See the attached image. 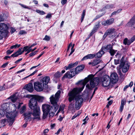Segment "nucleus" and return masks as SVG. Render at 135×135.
Here are the masks:
<instances>
[{"label":"nucleus","mask_w":135,"mask_h":135,"mask_svg":"<svg viewBox=\"0 0 135 135\" xmlns=\"http://www.w3.org/2000/svg\"><path fill=\"white\" fill-rule=\"evenodd\" d=\"M94 77L93 75H90L88 76V78H85L84 80L79 81L76 83V84H80L81 87L74 88L69 93V100L70 102L75 98L76 101L75 108L77 109H79L80 108L83 101V98L81 96L77 95L78 93L82 91L86 84L90 80V84H88L86 86V89L89 90L91 89L98 84L99 82V78L98 77L94 78Z\"/></svg>","instance_id":"nucleus-1"},{"label":"nucleus","mask_w":135,"mask_h":135,"mask_svg":"<svg viewBox=\"0 0 135 135\" xmlns=\"http://www.w3.org/2000/svg\"><path fill=\"white\" fill-rule=\"evenodd\" d=\"M61 93L60 91L59 90L55 95H52L50 98V101L52 106L50 107L49 105L44 104L42 106V111L43 112V118L45 119L47 117L50 111L52 110L54 112H56L58 108L59 105L57 104V102L60 98Z\"/></svg>","instance_id":"nucleus-2"},{"label":"nucleus","mask_w":135,"mask_h":135,"mask_svg":"<svg viewBox=\"0 0 135 135\" xmlns=\"http://www.w3.org/2000/svg\"><path fill=\"white\" fill-rule=\"evenodd\" d=\"M23 103H21L12 104V107L13 108V111L12 112V111L10 113H9L7 112V109L6 108V105L5 104L2 105V108L3 107L5 108H3L2 110L0 109V118L6 114V117L8 118V121L9 123V125H11L14 121L15 118L17 113V112L16 111V106L18 105L17 108L19 109L20 108L21 105Z\"/></svg>","instance_id":"nucleus-3"},{"label":"nucleus","mask_w":135,"mask_h":135,"mask_svg":"<svg viewBox=\"0 0 135 135\" xmlns=\"http://www.w3.org/2000/svg\"><path fill=\"white\" fill-rule=\"evenodd\" d=\"M28 103L30 108L33 110V113L30 111L27 112L24 114L26 120L28 119L29 121L31 119L36 121H38L41 119L40 115L41 114L39 107L37 105H32Z\"/></svg>","instance_id":"nucleus-4"},{"label":"nucleus","mask_w":135,"mask_h":135,"mask_svg":"<svg viewBox=\"0 0 135 135\" xmlns=\"http://www.w3.org/2000/svg\"><path fill=\"white\" fill-rule=\"evenodd\" d=\"M49 76L44 77L40 82L37 81L34 83L33 85L35 89L37 91H41L44 89H46L47 87V84L50 80Z\"/></svg>","instance_id":"nucleus-5"},{"label":"nucleus","mask_w":135,"mask_h":135,"mask_svg":"<svg viewBox=\"0 0 135 135\" xmlns=\"http://www.w3.org/2000/svg\"><path fill=\"white\" fill-rule=\"evenodd\" d=\"M123 57L120 60V67L122 68V72L123 73H126L128 70L130 65L128 62L124 61Z\"/></svg>","instance_id":"nucleus-6"},{"label":"nucleus","mask_w":135,"mask_h":135,"mask_svg":"<svg viewBox=\"0 0 135 135\" xmlns=\"http://www.w3.org/2000/svg\"><path fill=\"white\" fill-rule=\"evenodd\" d=\"M8 27L6 24L4 23H0V31L2 33V38L3 35H7L8 34Z\"/></svg>","instance_id":"nucleus-7"},{"label":"nucleus","mask_w":135,"mask_h":135,"mask_svg":"<svg viewBox=\"0 0 135 135\" xmlns=\"http://www.w3.org/2000/svg\"><path fill=\"white\" fill-rule=\"evenodd\" d=\"M110 81L109 76H107L104 77L102 82L103 86L104 87L108 86L109 85Z\"/></svg>","instance_id":"nucleus-8"},{"label":"nucleus","mask_w":135,"mask_h":135,"mask_svg":"<svg viewBox=\"0 0 135 135\" xmlns=\"http://www.w3.org/2000/svg\"><path fill=\"white\" fill-rule=\"evenodd\" d=\"M110 80L113 84L115 83L118 81V77L116 73H113L110 75Z\"/></svg>","instance_id":"nucleus-9"},{"label":"nucleus","mask_w":135,"mask_h":135,"mask_svg":"<svg viewBox=\"0 0 135 135\" xmlns=\"http://www.w3.org/2000/svg\"><path fill=\"white\" fill-rule=\"evenodd\" d=\"M75 70L74 69L71 70L70 72L68 71L64 75L63 78H71L75 76V73L74 72Z\"/></svg>","instance_id":"nucleus-10"},{"label":"nucleus","mask_w":135,"mask_h":135,"mask_svg":"<svg viewBox=\"0 0 135 135\" xmlns=\"http://www.w3.org/2000/svg\"><path fill=\"white\" fill-rule=\"evenodd\" d=\"M115 32V30L113 28H109L107 30L103 36L104 39H105L108 35H112Z\"/></svg>","instance_id":"nucleus-11"},{"label":"nucleus","mask_w":135,"mask_h":135,"mask_svg":"<svg viewBox=\"0 0 135 135\" xmlns=\"http://www.w3.org/2000/svg\"><path fill=\"white\" fill-rule=\"evenodd\" d=\"M114 21V19L113 18H111L105 21H103L102 23L104 26H108L113 23Z\"/></svg>","instance_id":"nucleus-12"},{"label":"nucleus","mask_w":135,"mask_h":135,"mask_svg":"<svg viewBox=\"0 0 135 135\" xmlns=\"http://www.w3.org/2000/svg\"><path fill=\"white\" fill-rule=\"evenodd\" d=\"M25 87L26 90L30 92H32L33 90V84L31 83L26 85Z\"/></svg>","instance_id":"nucleus-13"},{"label":"nucleus","mask_w":135,"mask_h":135,"mask_svg":"<svg viewBox=\"0 0 135 135\" xmlns=\"http://www.w3.org/2000/svg\"><path fill=\"white\" fill-rule=\"evenodd\" d=\"M102 61L100 59H95L91 62H89L88 63L89 65H91L92 66H95L99 63L101 62Z\"/></svg>","instance_id":"nucleus-14"},{"label":"nucleus","mask_w":135,"mask_h":135,"mask_svg":"<svg viewBox=\"0 0 135 135\" xmlns=\"http://www.w3.org/2000/svg\"><path fill=\"white\" fill-rule=\"evenodd\" d=\"M22 48H19L18 50L16 51L15 53L12 54L11 56L13 57H16L18 55L22 54L23 53V52H22Z\"/></svg>","instance_id":"nucleus-15"},{"label":"nucleus","mask_w":135,"mask_h":135,"mask_svg":"<svg viewBox=\"0 0 135 135\" xmlns=\"http://www.w3.org/2000/svg\"><path fill=\"white\" fill-rule=\"evenodd\" d=\"M85 66L84 65L79 66L77 67L75 70L76 74H78L84 68Z\"/></svg>","instance_id":"nucleus-16"},{"label":"nucleus","mask_w":135,"mask_h":135,"mask_svg":"<svg viewBox=\"0 0 135 135\" xmlns=\"http://www.w3.org/2000/svg\"><path fill=\"white\" fill-rule=\"evenodd\" d=\"M112 48V46L111 45H108L107 46H105L102 47L101 49L104 51H109Z\"/></svg>","instance_id":"nucleus-17"},{"label":"nucleus","mask_w":135,"mask_h":135,"mask_svg":"<svg viewBox=\"0 0 135 135\" xmlns=\"http://www.w3.org/2000/svg\"><path fill=\"white\" fill-rule=\"evenodd\" d=\"M9 98L11 99L12 102L14 103L18 99V94L16 93L15 94L11 96Z\"/></svg>","instance_id":"nucleus-18"},{"label":"nucleus","mask_w":135,"mask_h":135,"mask_svg":"<svg viewBox=\"0 0 135 135\" xmlns=\"http://www.w3.org/2000/svg\"><path fill=\"white\" fill-rule=\"evenodd\" d=\"M29 104H31L34 105H37V101L34 96H33L29 101Z\"/></svg>","instance_id":"nucleus-19"},{"label":"nucleus","mask_w":135,"mask_h":135,"mask_svg":"<svg viewBox=\"0 0 135 135\" xmlns=\"http://www.w3.org/2000/svg\"><path fill=\"white\" fill-rule=\"evenodd\" d=\"M95 57V54H89L85 56L81 59L82 61L86 60L88 59H92Z\"/></svg>","instance_id":"nucleus-20"},{"label":"nucleus","mask_w":135,"mask_h":135,"mask_svg":"<svg viewBox=\"0 0 135 135\" xmlns=\"http://www.w3.org/2000/svg\"><path fill=\"white\" fill-rule=\"evenodd\" d=\"M104 53V52L101 49L100 51L98 53L95 54V57L96 58H99L102 56V55Z\"/></svg>","instance_id":"nucleus-21"},{"label":"nucleus","mask_w":135,"mask_h":135,"mask_svg":"<svg viewBox=\"0 0 135 135\" xmlns=\"http://www.w3.org/2000/svg\"><path fill=\"white\" fill-rule=\"evenodd\" d=\"M123 43L125 45L128 46H129L132 43L130 39L129 40L127 38H126L124 39Z\"/></svg>","instance_id":"nucleus-22"},{"label":"nucleus","mask_w":135,"mask_h":135,"mask_svg":"<svg viewBox=\"0 0 135 135\" xmlns=\"http://www.w3.org/2000/svg\"><path fill=\"white\" fill-rule=\"evenodd\" d=\"M6 117L7 118V121H6V119H4L3 120H1V126L0 127V128L2 127H3L6 125V123L7 122H8L9 123H9L8 121V118ZM11 126H9H9H11Z\"/></svg>","instance_id":"nucleus-23"},{"label":"nucleus","mask_w":135,"mask_h":135,"mask_svg":"<svg viewBox=\"0 0 135 135\" xmlns=\"http://www.w3.org/2000/svg\"><path fill=\"white\" fill-rule=\"evenodd\" d=\"M126 101L125 100H122L121 101V104L120 108V111L122 112L124 108V105L125 104Z\"/></svg>","instance_id":"nucleus-24"},{"label":"nucleus","mask_w":135,"mask_h":135,"mask_svg":"<svg viewBox=\"0 0 135 135\" xmlns=\"http://www.w3.org/2000/svg\"><path fill=\"white\" fill-rule=\"evenodd\" d=\"M135 23V15L134 16L130 21L128 23V25H133Z\"/></svg>","instance_id":"nucleus-25"},{"label":"nucleus","mask_w":135,"mask_h":135,"mask_svg":"<svg viewBox=\"0 0 135 135\" xmlns=\"http://www.w3.org/2000/svg\"><path fill=\"white\" fill-rule=\"evenodd\" d=\"M34 96L36 99L37 101H38L40 102H42L44 99V98L42 97L36 95Z\"/></svg>","instance_id":"nucleus-26"},{"label":"nucleus","mask_w":135,"mask_h":135,"mask_svg":"<svg viewBox=\"0 0 135 135\" xmlns=\"http://www.w3.org/2000/svg\"><path fill=\"white\" fill-rule=\"evenodd\" d=\"M114 7V6L113 5L108 4L106 6L103 8L104 10L106 9H112Z\"/></svg>","instance_id":"nucleus-27"},{"label":"nucleus","mask_w":135,"mask_h":135,"mask_svg":"<svg viewBox=\"0 0 135 135\" xmlns=\"http://www.w3.org/2000/svg\"><path fill=\"white\" fill-rule=\"evenodd\" d=\"M100 22L99 21L95 23L94 28L98 30V29L99 28L100 25Z\"/></svg>","instance_id":"nucleus-28"},{"label":"nucleus","mask_w":135,"mask_h":135,"mask_svg":"<svg viewBox=\"0 0 135 135\" xmlns=\"http://www.w3.org/2000/svg\"><path fill=\"white\" fill-rule=\"evenodd\" d=\"M73 67H74L73 66V65H72V64H70L67 67L65 66L64 67V68H65V69L67 70L68 69H69Z\"/></svg>","instance_id":"nucleus-29"},{"label":"nucleus","mask_w":135,"mask_h":135,"mask_svg":"<svg viewBox=\"0 0 135 135\" xmlns=\"http://www.w3.org/2000/svg\"><path fill=\"white\" fill-rule=\"evenodd\" d=\"M109 51L111 55L113 56L116 52L117 50H115L112 49H111Z\"/></svg>","instance_id":"nucleus-30"},{"label":"nucleus","mask_w":135,"mask_h":135,"mask_svg":"<svg viewBox=\"0 0 135 135\" xmlns=\"http://www.w3.org/2000/svg\"><path fill=\"white\" fill-rule=\"evenodd\" d=\"M86 12V11L85 10H83V12L82 13V15H81V22H82L84 19V17L85 15V13Z\"/></svg>","instance_id":"nucleus-31"},{"label":"nucleus","mask_w":135,"mask_h":135,"mask_svg":"<svg viewBox=\"0 0 135 135\" xmlns=\"http://www.w3.org/2000/svg\"><path fill=\"white\" fill-rule=\"evenodd\" d=\"M21 46V45L16 44L15 45H13L11 46L10 48L11 49H15L16 48H18Z\"/></svg>","instance_id":"nucleus-32"},{"label":"nucleus","mask_w":135,"mask_h":135,"mask_svg":"<svg viewBox=\"0 0 135 135\" xmlns=\"http://www.w3.org/2000/svg\"><path fill=\"white\" fill-rule=\"evenodd\" d=\"M65 107V105H62L60 106L57 112V113H58L60 111H63Z\"/></svg>","instance_id":"nucleus-33"},{"label":"nucleus","mask_w":135,"mask_h":135,"mask_svg":"<svg viewBox=\"0 0 135 135\" xmlns=\"http://www.w3.org/2000/svg\"><path fill=\"white\" fill-rule=\"evenodd\" d=\"M36 12L41 15H44L45 13V12L43 11H41L38 9H36Z\"/></svg>","instance_id":"nucleus-34"},{"label":"nucleus","mask_w":135,"mask_h":135,"mask_svg":"<svg viewBox=\"0 0 135 135\" xmlns=\"http://www.w3.org/2000/svg\"><path fill=\"white\" fill-rule=\"evenodd\" d=\"M37 71V70H36L34 71L30 75H29L24 78L23 79V80H25V79H26L28 78L29 77L32 76L33 75H34Z\"/></svg>","instance_id":"nucleus-35"},{"label":"nucleus","mask_w":135,"mask_h":135,"mask_svg":"<svg viewBox=\"0 0 135 135\" xmlns=\"http://www.w3.org/2000/svg\"><path fill=\"white\" fill-rule=\"evenodd\" d=\"M62 75L60 72H57L54 75V76L56 78H58L61 76Z\"/></svg>","instance_id":"nucleus-36"},{"label":"nucleus","mask_w":135,"mask_h":135,"mask_svg":"<svg viewBox=\"0 0 135 135\" xmlns=\"http://www.w3.org/2000/svg\"><path fill=\"white\" fill-rule=\"evenodd\" d=\"M97 30L96 29L93 28L91 31V32L89 34L90 36H92L95 32Z\"/></svg>","instance_id":"nucleus-37"},{"label":"nucleus","mask_w":135,"mask_h":135,"mask_svg":"<svg viewBox=\"0 0 135 135\" xmlns=\"http://www.w3.org/2000/svg\"><path fill=\"white\" fill-rule=\"evenodd\" d=\"M26 110V107L25 106H23L21 108L20 113L21 114L23 113Z\"/></svg>","instance_id":"nucleus-38"},{"label":"nucleus","mask_w":135,"mask_h":135,"mask_svg":"<svg viewBox=\"0 0 135 135\" xmlns=\"http://www.w3.org/2000/svg\"><path fill=\"white\" fill-rule=\"evenodd\" d=\"M50 37L49 36L46 35L45 36V37L43 39V40H45L47 41H49L50 40Z\"/></svg>","instance_id":"nucleus-39"},{"label":"nucleus","mask_w":135,"mask_h":135,"mask_svg":"<svg viewBox=\"0 0 135 135\" xmlns=\"http://www.w3.org/2000/svg\"><path fill=\"white\" fill-rule=\"evenodd\" d=\"M5 85L3 84V85L2 86H0V91H2L5 89L6 88V87H5Z\"/></svg>","instance_id":"nucleus-40"},{"label":"nucleus","mask_w":135,"mask_h":135,"mask_svg":"<svg viewBox=\"0 0 135 135\" xmlns=\"http://www.w3.org/2000/svg\"><path fill=\"white\" fill-rule=\"evenodd\" d=\"M29 47V46H27L24 47L23 49L22 52H23L25 51H27V49H28Z\"/></svg>","instance_id":"nucleus-41"},{"label":"nucleus","mask_w":135,"mask_h":135,"mask_svg":"<svg viewBox=\"0 0 135 135\" xmlns=\"http://www.w3.org/2000/svg\"><path fill=\"white\" fill-rule=\"evenodd\" d=\"M53 110H52L50 111V112L49 113L50 116H51L52 117L54 115V114L56 112H54Z\"/></svg>","instance_id":"nucleus-42"},{"label":"nucleus","mask_w":135,"mask_h":135,"mask_svg":"<svg viewBox=\"0 0 135 135\" xmlns=\"http://www.w3.org/2000/svg\"><path fill=\"white\" fill-rule=\"evenodd\" d=\"M102 15H102L101 14H99L98 15H97L94 19L93 21L95 20H96L97 19L100 17L102 16Z\"/></svg>","instance_id":"nucleus-43"},{"label":"nucleus","mask_w":135,"mask_h":135,"mask_svg":"<svg viewBox=\"0 0 135 135\" xmlns=\"http://www.w3.org/2000/svg\"><path fill=\"white\" fill-rule=\"evenodd\" d=\"M10 32L12 34L13 33L16 31L15 29L13 27H11L10 28Z\"/></svg>","instance_id":"nucleus-44"},{"label":"nucleus","mask_w":135,"mask_h":135,"mask_svg":"<svg viewBox=\"0 0 135 135\" xmlns=\"http://www.w3.org/2000/svg\"><path fill=\"white\" fill-rule=\"evenodd\" d=\"M131 42L132 43L135 40V35H134L133 37L130 38V39Z\"/></svg>","instance_id":"nucleus-45"},{"label":"nucleus","mask_w":135,"mask_h":135,"mask_svg":"<svg viewBox=\"0 0 135 135\" xmlns=\"http://www.w3.org/2000/svg\"><path fill=\"white\" fill-rule=\"evenodd\" d=\"M26 33V32L24 30H21L19 32V34L21 35L25 34Z\"/></svg>","instance_id":"nucleus-46"},{"label":"nucleus","mask_w":135,"mask_h":135,"mask_svg":"<svg viewBox=\"0 0 135 135\" xmlns=\"http://www.w3.org/2000/svg\"><path fill=\"white\" fill-rule=\"evenodd\" d=\"M37 52V51H35L29 54L30 56L31 57V56H33L36 54V53Z\"/></svg>","instance_id":"nucleus-47"},{"label":"nucleus","mask_w":135,"mask_h":135,"mask_svg":"<svg viewBox=\"0 0 135 135\" xmlns=\"http://www.w3.org/2000/svg\"><path fill=\"white\" fill-rule=\"evenodd\" d=\"M19 4L22 7L24 8L30 9L28 6H27L25 5H23L20 3Z\"/></svg>","instance_id":"nucleus-48"},{"label":"nucleus","mask_w":135,"mask_h":135,"mask_svg":"<svg viewBox=\"0 0 135 135\" xmlns=\"http://www.w3.org/2000/svg\"><path fill=\"white\" fill-rule=\"evenodd\" d=\"M119 60H117L115 59L114 60V64L115 65H117L119 63Z\"/></svg>","instance_id":"nucleus-49"},{"label":"nucleus","mask_w":135,"mask_h":135,"mask_svg":"<svg viewBox=\"0 0 135 135\" xmlns=\"http://www.w3.org/2000/svg\"><path fill=\"white\" fill-rule=\"evenodd\" d=\"M67 0H61V3L62 5H64L67 2Z\"/></svg>","instance_id":"nucleus-50"},{"label":"nucleus","mask_w":135,"mask_h":135,"mask_svg":"<svg viewBox=\"0 0 135 135\" xmlns=\"http://www.w3.org/2000/svg\"><path fill=\"white\" fill-rule=\"evenodd\" d=\"M51 17V13H48L46 17V18H49Z\"/></svg>","instance_id":"nucleus-51"},{"label":"nucleus","mask_w":135,"mask_h":135,"mask_svg":"<svg viewBox=\"0 0 135 135\" xmlns=\"http://www.w3.org/2000/svg\"><path fill=\"white\" fill-rule=\"evenodd\" d=\"M13 52V51L10 50H8L6 52L7 53V54L8 55L12 53Z\"/></svg>","instance_id":"nucleus-52"},{"label":"nucleus","mask_w":135,"mask_h":135,"mask_svg":"<svg viewBox=\"0 0 135 135\" xmlns=\"http://www.w3.org/2000/svg\"><path fill=\"white\" fill-rule=\"evenodd\" d=\"M4 20L3 16L2 15H0V22L3 21Z\"/></svg>","instance_id":"nucleus-53"},{"label":"nucleus","mask_w":135,"mask_h":135,"mask_svg":"<svg viewBox=\"0 0 135 135\" xmlns=\"http://www.w3.org/2000/svg\"><path fill=\"white\" fill-rule=\"evenodd\" d=\"M27 51V53H28L31 51H32V49L31 48H30L29 47Z\"/></svg>","instance_id":"nucleus-54"},{"label":"nucleus","mask_w":135,"mask_h":135,"mask_svg":"<svg viewBox=\"0 0 135 135\" xmlns=\"http://www.w3.org/2000/svg\"><path fill=\"white\" fill-rule=\"evenodd\" d=\"M22 59V58H21V59H20L18 60H17L15 62V63H17L18 62H19L20 61H21Z\"/></svg>","instance_id":"nucleus-55"},{"label":"nucleus","mask_w":135,"mask_h":135,"mask_svg":"<svg viewBox=\"0 0 135 135\" xmlns=\"http://www.w3.org/2000/svg\"><path fill=\"white\" fill-rule=\"evenodd\" d=\"M117 14V12L116 11H115L114 12H113L111 15V16H112L113 15H115L116 14Z\"/></svg>","instance_id":"nucleus-56"},{"label":"nucleus","mask_w":135,"mask_h":135,"mask_svg":"<svg viewBox=\"0 0 135 135\" xmlns=\"http://www.w3.org/2000/svg\"><path fill=\"white\" fill-rule=\"evenodd\" d=\"M8 63V62H7L3 64L2 65V67L4 68H5L7 65Z\"/></svg>","instance_id":"nucleus-57"},{"label":"nucleus","mask_w":135,"mask_h":135,"mask_svg":"<svg viewBox=\"0 0 135 135\" xmlns=\"http://www.w3.org/2000/svg\"><path fill=\"white\" fill-rule=\"evenodd\" d=\"M49 130L48 129H45L43 131V133H47L49 131Z\"/></svg>","instance_id":"nucleus-58"},{"label":"nucleus","mask_w":135,"mask_h":135,"mask_svg":"<svg viewBox=\"0 0 135 135\" xmlns=\"http://www.w3.org/2000/svg\"><path fill=\"white\" fill-rule=\"evenodd\" d=\"M78 116L77 115V114H75L74 116H73L72 118V119H75L76 117H77V116Z\"/></svg>","instance_id":"nucleus-59"},{"label":"nucleus","mask_w":135,"mask_h":135,"mask_svg":"<svg viewBox=\"0 0 135 135\" xmlns=\"http://www.w3.org/2000/svg\"><path fill=\"white\" fill-rule=\"evenodd\" d=\"M122 10V9L121 8L118 9L117 11H116L117 14L119 13Z\"/></svg>","instance_id":"nucleus-60"},{"label":"nucleus","mask_w":135,"mask_h":135,"mask_svg":"<svg viewBox=\"0 0 135 135\" xmlns=\"http://www.w3.org/2000/svg\"><path fill=\"white\" fill-rule=\"evenodd\" d=\"M97 88H95L94 89V90L93 92V94H92V97H91V98L93 97V95H94V94L95 93V91L97 90Z\"/></svg>","instance_id":"nucleus-61"},{"label":"nucleus","mask_w":135,"mask_h":135,"mask_svg":"<svg viewBox=\"0 0 135 135\" xmlns=\"http://www.w3.org/2000/svg\"><path fill=\"white\" fill-rule=\"evenodd\" d=\"M33 2L35 4H38V2L37 1L33 0Z\"/></svg>","instance_id":"nucleus-62"},{"label":"nucleus","mask_w":135,"mask_h":135,"mask_svg":"<svg viewBox=\"0 0 135 135\" xmlns=\"http://www.w3.org/2000/svg\"><path fill=\"white\" fill-rule=\"evenodd\" d=\"M129 87V85H126L124 88V91H125L126 90V89L127 88Z\"/></svg>","instance_id":"nucleus-63"},{"label":"nucleus","mask_w":135,"mask_h":135,"mask_svg":"<svg viewBox=\"0 0 135 135\" xmlns=\"http://www.w3.org/2000/svg\"><path fill=\"white\" fill-rule=\"evenodd\" d=\"M133 82L132 81H131V82L130 83L129 86V87H131V86H132L133 85Z\"/></svg>","instance_id":"nucleus-64"}]
</instances>
